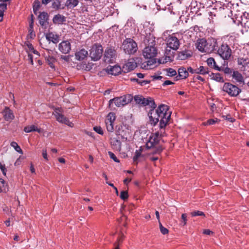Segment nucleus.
Returning <instances> with one entry per match:
<instances>
[{
	"instance_id": "nucleus-45",
	"label": "nucleus",
	"mask_w": 249,
	"mask_h": 249,
	"mask_svg": "<svg viewBox=\"0 0 249 249\" xmlns=\"http://www.w3.org/2000/svg\"><path fill=\"white\" fill-rule=\"evenodd\" d=\"M120 198L124 200H125L127 199L128 197V192L126 191H122L121 192L120 195Z\"/></svg>"
},
{
	"instance_id": "nucleus-53",
	"label": "nucleus",
	"mask_w": 249,
	"mask_h": 249,
	"mask_svg": "<svg viewBox=\"0 0 249 249\" xmlns=\"http://www.w3.org/2000/svg\"><path fill=\"white\" fill-rule=\"evenodd\" d=\"M0 169L1 171V172H2V174H3V175L5 176L6 174L7 170L5 167V165L1 164L0 162Z\"/></svg>"
},
{
	"instance_id": "nucleus-64",
	"label": "nucleus",
	"mask_w": 249,
	"mask_h": 249,
	"mask_svg": "<svg viewBox=\"0 0 249 249\" xmlns=\"http://www.w3.org/2000/svg\"><path fill=\"white\" fill-rule=\"evenodd\" d=\"M27 46L28 49H29V50L31 52L34 49L33 46L30 43H28L27 44Z\"/></svg>"
},
{
	"instance_id": "nucleus-4",
	"label": "nucleus",
	"mask_w": 249,
	"mask_h": 249,
	"mask_svg": "<svg viewBox=\"0 0 249 249\" xmlns=\"http://www.w3.org/2000/svg\"><path fill=\"white\" fill-rule=\"evenodd\" d=\"M180 3L179 0H159L157 5L160 10L168 9L171 13L175 14L173 10L178 9Z\"/></svg>"
},
{
	"instance_id": "nucleus-36",
	"label": "nucleus",
	"mask_w": 249,
	"mask_h": 249,
	"mask_svg": "<svg viewBox=\"0 0 249 249\" xmlns=\"http://www.w3.org/2000/svg\"><path fill=\"white\" fill-rule=\"evenodd\" d=\"M11 146L14 148L15 150L18 152L20 154H22L23 151L20 146L18 144V143L15 142H12L11 143Z\"/></svg>"
},
{
	"instance_id": "nucleus-5",
	"label": "nucleus",
	"mask_w": 249,
	"mask_h": 249,
	"mask_svg": "<svg viewBox=\"0 0 249 249\" xmlns=\"http://www.w3.org/2000/svg\"><path fill=\"white\" fill-rule=\"evenodd\" d=\"M122 48L125 53L129 54H134L138 50L137 43L130 38H126L124 40Z\"/></svg>"
},
{
	"instance_id": "nucleus-34",
	"label": "nucleus",
	"mask_w": 249,
	"mask_h": 249,
	"mask_svg": "<svg viewBox=\"0 0 249 249\" xmlns=\"http://www.w3.org/2000/svg\"><path fill=\"white\" fill-rule=\"evenodd\" d=\"M142 157H143V155L142 154V150L141 149L137 150L133 159L134 162L138 163L139 161V159Z\"/></svg>"
},
{
	"instance_id": "nucleus-44",
	"label": "nucleus",
	"mask_w": 249,
	"mask_h": 249,
	"mask_svg": "<svg viewBox=\"0 0 249 249\" xmlns=\"http://www.w3.org/2000/svg\"><path fill=\"white\" fill-rule=\"evenodd\" d=\"M167 72V75L169 76H173L177 74L176 71L172 68H168L166 69Z\"/></svg>"
},
{
	"instance_id": "nucleus-24",
	"label": "nucleus",
	"mask_w": 249,
	"mask_h": 249,
	"mask_svg": "<svg viewBox=\"0 0 249 249\" xmlns=\"http://www.w3.org/2000/svg\"><path fill=\"white\" fill-rule=\"evenodd\" d=\"M178 75L176 77L177 80L184 79L188 76V71L184 67H180L178 70Z\"/></svg>"
},
{
	"instance_id": "nucleus-55",
	"label": "nucleus",
	"mask_w": 249,
	"mask_h": 249,
	"mask_svg": "<svg viewBox=\"0 0 249 249\" xmlns=\"http://www.w3.org/2000/svg\"><path fill=\"white\" fill-rule=\"evenodd\" d=\"M150 80H140V81L139 82V84L141 86H143L146 85V84L150 83Z\"/></svg>"
},
{
	"instance_id": "nucleus-39",
	"label": "nucleus",
	"mask_w": 249,
	"mask_h": 249,
	"mask_svg": "<svg viewBox=\"0 0 249 249\" xmlns=\"http://www.w3.org/2000/svg\"><path fill=\"white\" fill-rule=\"evenodd\" d=\"M33 11L35 15L37 14V11L40 7V3L38 0H36L33 4Z\"/></svg>"
},
{
	"instance_id": "nucleus-14",
	"label": "nucleus",
	"mask_w": 249,
	"mask_h": 249,
	"mask_svg": "<svg viewBox=\"0 0 249 249\" xmlns=\"http://www.w3.org/2000/svg\"><path fill=\"white\" fill-rule=\"evenodd\" d=\"M172 48L167 47L165 49L164 57L159 59V63L164 64L167 62H172L174 60L175 51H172Z\"/></svg>"
},
{
	"instance_id": "nucleus-25",
	"label": "nucleus",
	"mask_w": 249,
	"mask_h": 249,
	"mask_svg": "<svg viewBox=\"0 0 249 249\" xmlns=\"http://www.w3.org/2000/svg\"><path fill=\"white\" fill-rule=\"evenodd\" d=\"M206 62L208 66H209L211 68H213L218 71H221L222 70V67H220L218 65H217L215 61V60L213 58L210 57L208 58V59L206 61Z\"/></svg>"
},
{
	"instance_id": "nucleus-46",
	"label": "nucleus",
	"mask_w": 249,
	"mask_h": 249,
	"mask_svg": "<svg viewBox=\"0 0 249 249\" xmlns=\"http://www.w3.org/2000/svg\"><path fill=\"white\" fill-rule=\"evenodd\" d=\"M217 121V119H210L206 122L203 123L204 125H212L214 124Z\"/></svg>"
},
{
	"instance_id": "nucleus-29",
	"label": "nucleus",
	"mask_w": 249,
	"mask_h": 249,
	"mask_svg": "<svg viewBox=\"0 0 249 249\" xmlns=\"http://www.w3.org/2000/svg\"><path fill=\"white\" fill-rule=\"evenodd\" d=\"M121 71H122V68L118 65H115L110 68L108 73L112 75H118L121 73Z\"/></svg>"
},
{
	"instance_id": "nucleus-58",
	"label": "nucleus",
	"mask_w": 249,
	"mask_h": 249,
	"mask_svg": "<svg viewBox=\"0 0 249 249\" xmlns=\"http://www.w3.org/2000/svg\"><path fill=\"white\" fill-rule=\"evenodd\" d=\"M22 158H21V156H20L17 160L16 161H15V166H18V165H19L21 163V161H22Z\"/></svg>"
},
{
	"instance_id": "nucleus-59",
	"label": "nucleus",
	"mask_w": 249,
	"mask_h": 249,
	"mask_svg": "<svg viewBox=\"0 0 249 249\" xmlns=\"http://www.w3.org/2000/svg\"><path fill=\"white\" fill-rule=\"evenodd\" d=\"M42 156L46 160H48L47 157V152L46 149H43L42 150Z\"/></svg>"
},
{
	"instance_id": "nucleus-62",
	"label": "nucleus",
	"mask_w": 249,
	"mask_h": 249,
	"mask_svg": "<svg viewBox=\"0 0 249 249\" xmlns=\"http://www.w3.org/2000/svg\"><path fill=\"white\" fill-rule=\"evenodd\" d=\"M30 171H31L32 173H34V174L36 173L35 169V168L34 167L33 164L32 163L30 164Z\"/></svg>"
},
{
	"instance_id": "nucleus-30",
	"label": "nucleus",
	"mask_w": 249,
	"mask_h": 249,
	"mask_svg": "<svg viewBox=\"0 0 249 249\" xmlns=\"http://www.w3.org/2000/svg\"><path fill=\"white\" fill-rule=\"evenodd\" d=\"M24 131L26 133H30L34 131H36L38 133L41 132V128H38L37 126L33 124L25 126L24 128Z\"/></svg>"
},
{
	"instance_id": "nucleus-22",
	"label": "nucleus",
	"mask_w": 249,
	"mask_h": 249,
	"mask_svg": "<svg viewBox=\"0 0 249 249\" xmlns=\"http://www.w3.org/2000/svg\"><path fill=\"white\" fill-rule=\"evenodd\" d=\"M4 119L6 121L12 120L14 119L15 116L13 111L8 107H6L3 111Z\"/></svg>"
},
{
	"instance_id": "nucleus-54",
	"label": "nucleus",
	"mask_w": 249,
	"mask_h": 249,
	"mask_svg": "<svg viewBox=\"0 0 249 249\" xmlns=\"http://www.w3.org/2000/svg\"><path fill=\"white\" fill-rule=\"evenodd\" d=\"M181 219L182 220V222L183 223V225H185L186 224V222L187 220V215L186 213L182 214Z\"/></svg>"
},
{
	"instance_id": "nucleus-19",
	"label": "nucleus",
	"mask_w": 249,
	"mask_h": 249,
	"mask_svg": "<svg viewBox=\"0 0 249 249\" xmlns=\"http://www.w3.org/2000/svg\"><path fill=\"white\" fill-rule=\"evenodd\" d=\"M193 55V52L189 50H184L178 52V59L181 60H186L191 57Z\"/></svg>"
},
{
	"instance_id": "nucleus-32",
	"label": "nucleus",
	"mask_w": 249,
	"mask_h": 249,
	"mask_svg": "<svg viewBox=\"0 0 249 249\" xmlns=\"http://www.w3.org/2000/svg\"><path fill=\"white\" fill-rule=\"evenodd\" d=\"M210 76L212 79H213L217 82L221 83L224 82L223 77L219 73H212Z\"/></svg>"
},
{
	"instance_id": "nucleus-6",
	"label": "nucleus",
	"mask_w": 249,
	"mask_h": 249,
	"mask_svg": "<svg viewBox=\"0 0 249 249\" xmlns=\"http://www.w3.org/2000/svg\"><path fill=\"white\" fill-rule=\"evenodd\" d=\"M222 90L231 97H237L242 91L237 86L229 82L224 83Z\"/></svg>"
},
{
	"instance_id": "nucleus-17",
	"label": "nucleus",
	"mask_w": 249,
	"mask_h": 249,
	"mask_svg": "<svg viewBox=\"0 0 249 249\" xmlns=\"http://www.w3.org/2000/svg\"><path fill=\"white\" fill-rule=\"evenodd\" d=\"M59 50L64 54H67L70 53L71 50V45L68 40L62 41L58 45Z\"/></svg>"
},
{
	"instance_id": "nucleus-10",
	"label": "nucleus",
	"mask_w": 249,
	"mask_h": 249,
	"mask_svg": "<svg viewBox=\"0 0 249 249\" xmlns=\"http://www.w3.org/2000/svg\"><path fill=\"white\" fill-rule=\"evenodd\" d=\"M177 35L179 36L177 33H174L166 39L167 47L172 48L173 51H177L180 46L179 40Z\"/></svg>"
},
{
	"instance_id": "nucleus-61",
	"label": "nucleus",
	"mask_w": 249,
	"mask_h": 249,
	"mask_svg": "<svg viewBox=\"0 0 249 249\" xmlns=\"http://www.w3.org/2000/svg\"><path fill=\"white\" fill-rule=\"evenodd\" d=\"M173 83L170 81V80H166L164 82V83H163L162 85L163 86H166V85H171V84H173Z\"/></svg>"
},
{
	"instance_id": "nucleus-26",
	"label": "nucleus",
	"mask_w": 249,
	"mask_h": 249,
	"mask_svg": "<svg viewBox=\"0 0 249 249\" xmlns=\"http://www.w3.org/2000/svg\"><path fill=\"white\" fill-rule=\"evenodd\" d=\"M88 52L83 49L76 52L75 54V58L78 60H82L84 59L88 55Z\"/></svg>"
},
{
	"instance_id": "nucleus-23",
	"label": "nucleus",
	"mask_w": 249,
	"mask_h": 249,
	"mask_svg": "<svg viewBox=\"0 0 249 249\" xmlns=\"http://www.w3.org/2000/svg\"><path fill=\"white\" fill-rule=\"evenodd\" d=\"M231 77L235 81L240 84L244 83V77L242 74L237 71H234L232 72Z\"/></svg>"
},
{
	"instance_id": "nucleus-49",
	"label": "nucleus",
	"mask_w": 249,
	"mask_h": 249,
	"mask_svg": "<svg viewBox=\"0 0 249 249\" xmlns=\"http://www.w3.org/2000/svg\"><path fill=\"white\" fill-rule=\"evenodd\" d=\"M124 235L123 233H121L119 237H118L117 238V242H116L115 243H117L116 245H120V244H121L123 241H124Z\"/></svg>"
},
{
	"instance_id": "nucleus-9",
	"label": "nucleus",
	"mask_w": 249,
	"mask_h": 249,
	"mask_svg": "<svg viewBox=\"0 0 249 249\" xmlns=\"http://www.w3.org/2000/svg\"><path fill=\"white\" fill-rule=\"evenodd\" d=\"M233 22L239 25L241 24L242 27L244 28L245 31L247 32L249 29V13L247 12H244L240 17H237L235 19L231 18Z\"/></svg>"
},
{
	"instance_id": "nucleus-27",
	"label": "nucleus",
	"mask_w": 249,
	"mask_h": 249,
	"mask_svg": "<svg viewBox=\"0 0 249 249\" xmlns=\"http://www.w3.org/2000/svg\"><path fill=\"white\" fill-rule=\"evenodd\" d=\"M196 74L205 75L209 72V68L207 67L200 66L199 67H195Z\"/></svg>"
},
{
	"instance_id": "nucleus-52",
	"label": "nucleus",
	"mask_w": 249,
	"mask_h": 249,
	"mask_svg": "<svg viewBox=\"0 0 249 249\" xmlns=\"http://www.w3.org/2000/svg\"><path fill=\"white\" fill-rule=\"evenodd\" d=\"M94 130L97 133L103 135L104 132L101 126H96L93 127Z\"/></svg>"
},
{
	"instance_id": "nucleus-51",
	"label": "nucleus",
	"mask_w": 249,
	"mask_h": 249,
	"mask_svg": "<svg viewBox=\"0 0 249 249\" xmlns=\"http://www.w3.org/2000/svg\"><path fill=\"white\" fill-rule=\"evenodd\" d=\"M108 155L110 159H112L114 161L116 162H119V160L117 159L115 155L112 152H108Z\"/></svg>"
},
{
	"instance_id": "nucleus-13",
	"label": "nucleus",
	"mask_w": 249,
	"mask_h": 249,
	"mask_svg": "<svg viewBox=\"0 0 249 249\" xmlns=\"http://www.w3.org/2000/svg\"><path fill=\"white\" fill-rule=\"evenodd\" d=\"M63 112V110L61 107H57L55 108L54 111L53 112V115H54L58 122L71 126V123L62 114Z\"/></svg>"
},
{
	"instance_id": "nucleus-41",
	"label": "nucleus",
	"mask_w": 249,
	"mask_h": 249,
	"mask_svg": "<svg viewBox=\"0 0 249 249\" xmlns=\"http://www.w3.org/2000/svg\"><path fill=\"white\" fill-rule=\"evenodd\" d=\"M191 215L193 217L196 216H203L204 217L205 216V213L200 211H195L191 213Z\"/></svg>"
},
{
	"instance_id": "nucleus-18",
	"label": "nucleus",
	"mask_w": 249,
	"mask_h": 249,
	"mask_svg": "<svg viewBox=\"0 0 249 249\" xmlns=\"http://www.w3.org/2000/svg\"><path fill=\"white\" fill-rule=\"evenodd\" d=\"M39 23L44 28H46L49 24V15L46 12H42L40 13L38 17Z\"/></svg>"
},
{
	"instance_id": "nucleus-48",
	"label": "nucleus",
	"mask_w": 249,
	"mask_h": 249,
	"mask_svg": "<svg viewBox=\"0 0 249 249\" xmlns=\"http://www.w3.org/2000/svg\"><path fill=\"white\" fill-rule=\"evenodd\" d=\"M61 3L59 0H55L52 3V7L55 9H59Z\"/></svg>"
},
{
	"instance_id": "nucleus-56",
	"label": "nucleus",
	"mask_w": 249,
	"mask_h": 249,
	"mask_svg": "<svg viewBox=\"0 0 249 249\" xmlns=\"http://www.w3.org/2000/svg\"><path fill=\"white\" fill-rule=\"evenodd\" d=\"M187 70L188 71V73L190 72L192 74H196L195 67H194V68L191 67H188Z\"/></svg>"
},
{
	"instance_id": "nucleus-60",
	"label": "nucleus",
	"mask_w": 249,
	"mask_h": 249,
	"mask_svg": "<svg viewBox=\"0 0 249 249\" xmlns=\"http://www.w3.org/2000/svg\"><path fill=\"white\" fill-rule=\"evenodd\" d=\"M203 233L206 235H210L211 234H212L213 232L210 230L206 229L203 231Z\"/></svg>"
},
{
	"instance_id": "nucleus-8",
	"label": "nucleus",
	"mask_w": 249,
	"mask_h": 249,
	"mask_svg": "<svg viewBox=\"0 0 249 249\" xmlns=\"http://www.w3.org/2000/svg\"><path fill=\"white\" fill-rule=\"evenodd\" d=\"M132 97L130 95L115 97L109 101V107H111L114 103L117 107H123L130 103Z\"/></svg>"
},
{
	"instance_id": "nucleus-31",
	"label": "nucleus",
	"mask_w": 249,
	"mask_h": 249,
	"mask_svg": "<svg viewBox=\"0 0 249 249\" xmlns=\"http://www.w3.org/2000/svg\"><path fill=\"white\" fill-rule=\"evenodd\" d=\"M111 144L113 148L117 151H120L121 149V142L117 139H113L111 142Z\"/></svg>"
},
{
	"instance_id": "nucleus-57",
	"label": "nucleus",
	"mask_w": 249,
	"mask_h": 249,
	"mask_svg": "<svg viewBox=\"0 0 249 249\" xmlns=\"http://www.w3.org/2000/svg\"><path fill=\"white\" fill-rule=\"evenodd\" d=\"M60 59L68 62L70 61V56L69 55H61Z\"/></svg>"
},
{
	"instance_id": "nucleus-47",
	"label": "nucleus",
	"mask_w": 249,
	"mask_h": 249,
	"mask_svg": "<svg viewBox=\"0 0 249 249\" xmlns=\"http://www.w3.org/2000/svg\"><path fill=\"white\" fill-rule=\"evenodd\" d=\"M160 231L161 232V233L163 235L167 234L169 232L167 228L164 227L160 222Z\"/></svg>"
},
{
	"instance_id": "nucleus-15",
	"label": "nucleus",
	"mask_w": 249,
	"mask_h": 249,
	"mask_svg": "<svg viewBox=\"0 0 249 249\" xmlns=\"http://www.w3.org/2000/svg\"><path fill=\"white\" fill-rule=\"evenodd\" d=\"M116 57V51L112 47H107L105 51L104 60L107 63H112Z\"/></svg>"
},
{
	"instance_id": "nucleus-43",
	"label": "nucleus",
	"mask_w": 249,
	"mask_h": 249,
	"mask_svg": "<svg viewBox=\"0 0 249 249\" xmlns=\"http://www.w3.org/2000/svg\"><path fill=\"white\" fill-rule=\"evenodd\" d=\"M7 9V4L4 3H0V15L2 16V19L3 17V12Z\"/></svg>"
},
{
	"instance_id": "nucleus-21",
	"label": "nucleus",
	"mask_w": 249,
	"mask_h": 249,
	"mask_svg": "<svg viewBox=\"0 0 249 249\" xmlns=\"http://www.w3.org/2000/svg\"><path fill=\"white\" fill-rule=\"evenodd\" d=\"M136 63L133 61H128L122 67V71L124 73L128 72L133 70L136 67Z\"/></svg>"
},
{
	"instance_id": "nucleus-3",
	"label": "nucleus",
	"mask_w": 249,
	"mask_h": 249,
	"mask_svg": "<svg viewBox=\"0 0 249 249\" xmlns=\"http://www.w3.org/2000/svg\"><path fill=\"white\" fill-rule=\"evenodd\" d=\"M155 41L154 39H152L151 43H148V45L145 47L142 51V54L145 59H148L147 65L148 66H151L156 64V59L155 57L158 54V49L155 46Z\"/></svg>"
},
{
	"instance_id": "nucleus-35",
	"label": "nucleus",
	"mask_w": 249,
	"mask_h": 249,
	"mask_svg": "<svg viewBox=\"0 0 249 249\" xmlns=\"http://www.w3.org/2000/svg\"><path fill=\"white\" fill-rule=\"evenodd\" d=\"M116 119V116L114 113L110 112L107 115L105 122L114 123Z\"/></svg>"
},
{
	"instance_id": "nucleus-1",
	"label": "nucleus",
	"mask_w": 249,
	"mask_h": 249,
	"mask_svg": "<svg viewBox=\"0 0 249 249\" xmlns=\"http://www.w3.org/2000/svg\"><path fill=\"white\" fill-rule=\"evenodd\" d=\"M171 114L168 107L163 104L159 106L156 109H150L148 112L151 124L155 126L160 122V130L151 136L146 143L147 149L153 148L152 152L153 154H159L163 150V148L159 145V143L160 138L165 135V127L170 119Z\"/></svg>"
},
{
	"instance_id": "nucleus-38",
	"label": "nucleus",
	"mask_w": 249,
	"mask_h": 249,
	"mask_svg": "<svg viewBox=\"0 0 249 249\" xmlns=\"http://www.w3.org/2000/svg\"><path fill=\"white\" fill-rule=\"evenodd\" d=\"M33 26H34V21L32 19L31 22L30 23V29L29 30V35L30 36V37L33 38L35 36V33L33 31Z\"/></svg>"
},
{
	"instance_id": "nucleus-42",
	"label": "nucleus",
	"mask_w": 249,
	"mask_h": 249,
	"mask_svg": "<svg viewBox=\"0 0 249 249\" xmlns=\"http://www.w3.org/2000/svg\"><path fill=\"white\" fill-rule=\"evenodd\" d=\"M107 129L108 132H112L114 130V123L105 122Z\"/></svg>"
},
{
	"instance_id": "nucleus-20",
	"label": "nucleus",
	"mask_w": 249,
	"mask_h": 249,
	"mask_svg": "<svg viewBox=\"0 0 249 249\" xmlns=\"http://www.w3.org/2000/svg\"><path fill=\"white\" fill-rule=\"evenodd\" d=\"M45 37L49 42H52L54 44H57L59 41V36L53 32L46 33Z\"/></svg>"
},
{
	"instance_id": "nucleus-37",
	"label": "nucleus",
	"mask_w": 249,
	"mask_h": 249,
	"mask_svg": "<svg viewBox=\"0 0 249 249\" xmlns=\"http://www.w3.org/2000/svg\"><path fill=\"white\" fill-rule=\"evenodd\" d=\"M46 60L51 68L54 67L53 63L55 59L53 56H48L46 57Z\"/></svg>"
},
{
	"instance_id": "nucleus-40",
	"label": "nucleus",
	"mask_w": 249,
	"mask_h": 249,
	"mask_svg": "<svg viewBox=\"0 0 249 249\" xmlns=\"http://www.w3.org/2000/svg\"><path fill=\"white\" fill-rule=\"evenodd\" d=\"M6 190V186L5 181L2 178H0V192H5Z\"/></svg>"
},
{
	"instance_id": "nucleus-7",
	"label": "nucleus",
	"mask_w": 249,
	"mask_h": 249,
	"mask_svg": "<svg viewBox=\"0 0 249 249\" xmlns=\"http://www.w3.org/2000/svg\"><path fill=\"white\" fill-rule=\"evenodd\" d=\"M224 60H229L231 55V50L226 43H222L217 48L214 50Z\"/></svg>"
},
{
	"instance_id": "nucleus-16",
	"label": "nucleus",
	"mask_w": 249,
	"mask_h": 249,
	"mask_svg": "<svg viewBox=\"0 0 249 249\" xmlns=\"http://www.w3.org/2000/svg\"><path fill=\"white\" fill-rule=\"evenodd\" d=\"M239 68L243 71H246L249 68V58L239 57L237 59Z\"/></svg>"
},
{
	"instance_id": "nucleus-63",
	"label": "nucleus",
	"mask_w": 249,
	"mask_h": 249,
	"mask_svg": "<svg viewBox=\"0 0 249 249\" xmlns=\"http://www.w3.org/2000/svg\"><path fill=\"white\" fill-rule=\"evenodd\" d=\"M28 58L30 60V63L32 64V65H33L34 64V62H33V55L31 54H28Z\"/></svg>"
},
{
	"instance_id": "nucleus-12",
	"label": "nucleus",
	"mask_w": 249,
	"mask_h": 249,
	"mask_svg": "<svg viewBox=\"0 0 249 249\" xmlns=\"http://www.w3.org/2000/svg\"><path fill=\"white\" fill-rule=\"evenodd\" d=\"M135 101L138 104L142 105L143 106H149L151 109H156V105L155 103L154 100L151 98H145L142 96L137 95L134 97Z\"/></svg>"
},
{
	"instance_id": "nucleus-33",
	"label": "nucleus",
	"mask_w": 249,
	"mask_h": 249,
	"mask_svg": "<svg viewBox=\"0 0 249 249\" xmlns=\"http://www.w3.org/2000/svg\"><path fill=\"white\" fill-rule=\"evenodd\" d=\"M79 3L78 0H67L66 6L71 8L76 7Z\"/></svg>"
},
{
	"instance_id": "nucleus-2",
	"label": "nucleus",
	"mask_w": 249,
	"mask_h": 249,
	"mask_svg": "<svg viewBox=\"0 0 249 249\" xmlns=\"http://www.w3.org/2000/svg\"><path fill=\"white\" fill-rule=\"evenodd\" d=\"M197 49L201 52L211 53L217 48L216 40L214 38L206 40L205 38L198 39L196 43Z\"/></svg>"
},
{
	"instance_id": "nucleus-11",
	"label": "nucleus",
	"mask_w": 249,
	"mask_h": 249,
	"mask_svg": "<svg viewBox=\"0 0 249 249\" xmlns=\"http://www.w3.org/2000/svg\"><path fill=\"white\" fill-rule=\"evenodd\" d=\"M89 51V56L91 59L97 61L101 58L103 53V49L101 45L95 44L92 46Z\"/></svg>"
},
{
	"instance_id": "nucleus-28",
	"label": "nucleus",
	"mask_w": 249,
	"mask_h": 249,
	"mask_svg": "<svg viewBox=\"0 0 249 249\" xmlns=\"http://www.w3.org/2000/svg\"><path fill=\"white\" fill-rule=\"evenodd\" d=\"M53 21L54 24H61L66 21V18L63 15L57 14L53 17Z\"/></svg>"
},
{
	"instance_id": "nucleus-50",
	"label": "nucleus",
	"mask_w": 249,
	"mask_h": 249,
	"mask_svg": "<svg viewBox=\"0 0 249 249\" xmlns=\"http://www.w3.org/2000/svg\"><path fill=\"white\" fill-rule=\"evenodd\" d=\"M221 71H223L225 74H231L232 75V72L234 71L228 67H222V70Z\"/></svg>"
}]
</instances>
